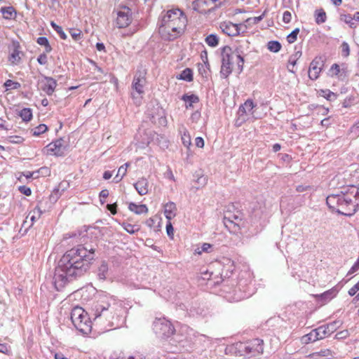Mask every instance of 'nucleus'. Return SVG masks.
I'll list each match as a JSON object with an SVG mask.
<instances>
[{
  "instance_id": "1",
  "label": "nucleus",
  "mask_w": 359,
  "mask_h": 359,
  "mask_svg": "<svg viewBox=\"0 0 359 359\" xmlns=\"http://www.w3.org/2000/svg\"><path fill=\"white\" fill-rule=\"evenodd\" d=\"M95 248L77 245L67 250L58 262L53 276L57 290H62L72 278L83 276L94 259Z\"/></svg>"
},
{
  "instance_id": "2",
  "label": "nucleus",
  "mask_w": 359,
  "mask_h": 359,
  "mask_svg": "<svg viewBox=\"0 0 359 359\" xmlns=\"http://www.w3.org/2000/svg\"><path fill=\"white\" fill-rule=\"evenodd\" d=\"M326 203L332 211L351 216L359 208V187L351 186L345 191L330 194L326 198Z\"/></svg>"
},
{
  "instance_id": "3",
  "label": "nucleus",
  "mask_w": 359,
  "mask_h": 359,
  "mask_svg": "<svg viewBox=\"0 0 359 359\" xmlns=\"http://www.w3.org/2000/svg\"><path fill=\"white\" fill-rule=\"evenodd\" d=\"M187 22V18L181 10H170L160 22L159 34L162 39L172 41L183 34Z\"/></svg>"
},
{
  "instance_id": "4",
  "label": "nucleus",
  "mask_w": 359,
  "mask_h": 359,
  "mask_svg": "<svg viewBox=\"0 0 359 359\" xmlns=\"http://www.w3.org/2000/svg\"><path fill=\"white\" fill-rule=\"evenodd\" d=\"M71 320L74 327L81 332L88 334L91 330V321L87 313L80 306H75L71 312Z\"/></svg>"
},
{
  "instance_id": "5",
  "label": "nucleus",
  "mask_w": 359,
  "mask_h": 359,
  "mask_svg": "<svg viewBox=\"0 0 359 359\" xmlns=\"http://www.w3.org/2000/svg\"><path fill=\"white\" fill-rule=\"evenodd\" d=\"M263 340L255 339L246 343H237L236 348L238 350L241 355L255 356L263 353Z\"/></svg>"
},
{
  "instance_id": "6",
  "label": "nucleus",
  "mask_w": 359,
  "mask_h": 359,
  "mask_svg": "<svg viewBox=\"0 0 359 359\" xmlns=\"http://www.w3.org/2000/svg\"><path fill=\"white\" fill-rule=\"evenodd\" d=\"M153 330L161 338H168L175 332L172 323L165 318H156L153 323Z\"/></svg>"
},
{
  "instance_id": "7",
  "label": "nucleus",
  "mask_w": 359,
  "mask_h": 359,
  "mask_svg": "<svg viewBox=\"0 0 359 359\" xmlns=\"http://www.w3.org/2000/svg\"><path fill=\"white\" fill-rule=\"evenodd\" d=\"M228 60L229 63L233 64L236 62L238 68L240 72L243 70L244 63L243 57L239 54L238 51L233 50L231 47L226 46L222 48V60L225 61Z\"/></svg>"
},
{
  "instance_id": "8",
  "label": "nucleus",
  "mask_w": 359,
  "mask_h": 359,
  "mask_svg": "<svg viewBox=\"0 0 359 359\" xmlns=\"http://www.w3.org/2000/svg\"><path fill=\"white\" fill-rule=\"evenodd\" d=\"M132 22V11L128 6H123L117 11L116 23L118 28L128 27Z\"/></svg>"
},
{
  "instance_id": "9",
  "label": "nucleus",
  "mask_w": 359,
  "mask_h": 359,
  "mask_svg": "<svg viewBox=\"0 0 359 359\" xmlns=\"http://www.w3.org/2000/svg\"><path fill=\"white\" fill-rule=\"evenodd\" d=\"M93 315L95 316L94 320H96L99 317L104 316L107 320L113 318L111 316V307L108 303H95L92 306Z\"/></svg>"
},
{
  "instance_id": "10",
  "label": "nucleus",
  "mask_w": 359,
  "mask_h": 359,
  "mask_svg": "<svg viewBox=\"0 0 359 359\" xmlns=\"http://www.w3.org/2000/svg\"><path fill=\"white\" fill-rule=\"evenodd\" d=\"M146 71L144 69L137 70L133 78L132 88L139 95L144 93V87L146 85Z\"/></svg>"
},
{
  "instance_id": "11",
  "label": "nucleus",
  "mask_w": 359,
  "mask_h": 359,
  "mask_svg": "<svg viewBox=\"0 0 359 359\" xmlns=\"http://www.w3.org/2000/svg\"><path fill=\"white\" fill-rule=\"evenodd\" d=\"M324 61L321 57H316L310 64L309 69V77L310 79L316 80L323 69Z\"/></svg>"
},
{
  "instance_id": "12",
  "label": "nucleus",
  "mask_w": 359,
  "mask_h": 359,
  "mask_svg": "<svg viewBox=\"0 0 359 359\" xmlns=\"http://www.w3.org/2000/svg\"><path fill=\"white\" fill-rule=\"evenodd\" d=\"M62 139H58L50 144H48L45 149L47 154L55 155L57 156H63L65 151V146L63 144Z\"/></svg>"
},
{
  "instance_id": "13",
  "label": "nucleus",
  "mask_w": 359,
  "mask_h": 359,
  "mask_svg": "<svg viewBox=\"0 0 359 359\" xmlns=\"http://www.w3.org/2000/svg\"><path fill=\"white\" fill-rule=\"evenodd\" d=\"M182 331L187 333V336L185 337V340L191 344L201 343L205 341V340H210V338L204 334L195 332L192 329H189L187 326L182 327Z\"/></svg>"
},
{
  "instance_id": "14",
  "label": "nucleus",
  "mask_w": 359,
  "mask_h": 359,
  "mask_svg": "<svg viewBox=\"0 0 359 359\" xmlns=\"http://www.w3.org/2000/svg\"><path fill=\"white\" fill-rule=\"evenodd\" d=\"M42 213L43 211L39 205L33 210L29 212L22 225V227L25 228V231H27V229L32 226L34 222L41 217Z\"/></svg>"
},
{
  "instance_id": "15",
  "label": "nucleus",
  "mask_w": 359,
  "mask_h": 359,
  "mask_svg": "<svg viewBox=\"0 0 359 359\" xmlns=\"http://www.w3.org/2000/svg\"><path fill=\"white\" fill-rule=\"evenodd\" d=\"M341 325V323L339 320H336L329 324L318 327L317 330L320 334V337L324 339L326 337L330 335L334 332H335Z\"/></svg>"
},
{
  "instance_id": "16",
  "label": "nucleus",
  "mask_w": 359,
  "mask_h": 359,
  "mask_svg": "<svg viewBox=\"0 0 359 359\" xmlns=\"http://www.w3.org/2000/svg\"><path fill=\"white\" fill-rule=\"evenodd\" d=\"M241 25L233 24L229 21L222 22L219 27L222 32L230 36H238L240 34V27Z\"/></svg>"
},
{
  "instance_id": "17",
  "label": "nucleus",
  "mask_w": 359,
  "mask_h": 359,
  "mask_svg": "<svg viewBox=\"0 0 359 359\" xmlns=\"http://www.w3.org/2000/svg\"><path fill=\"white\" fill-rule=\"evenodd\" d=\"M41 89L45 92L48 95H51L57 86L56 81L52 77L44 76L40 81Z\"/></svg>"
},
{
  "instance_id": "18",
  "label": "nucleus",
  "mask_w": 359,
  "mask_h": 359,
  "mask_svg": "<svg viewBox=\"0 0 359 359\" xmlns=\"http://www.w3.org/2000/svg\"><path fill=\"white\" fill-rule=\"evenodd\" d=\"M13 52L8 57V60L12 65H17L21 60L22 52L20 50V45L18 41L13 42Z\"/></svg>"
},
{
  "instance_id": "19",
  "label": "nucleus",
  "mask_w": 359,
  "mask_h": 359,
  "mask_svg": "<svg viewBox=\"0 0 359 359\" xmlns=\"http://www.w3.org/2000/svg\"><path fill=\"white\" fill-rule=\"evenodd\" d=\"M134 187L140 195H146L149 191V182L146 178L142 177L134 184Z\"/></svg>"
},
{
  "instance_id": "20",
  "label": "nucleus",
  "mask_w": 359,
  "mask_h": 359,
  "mask_svg": "<svg viewBox=\"0 0 359 359\" xmlns=\"http://www.w3.org/2000/svg\"><path fill=\"white\" fill-rule=\"evenodd\" d=\"M256 107V105L253 103L251 100H248L245 102L243 104L240 106L238 109V114L241 117L244 114L248 115H253L254 111L253 109Z\"/></svg>"
},
{
  "instance_id": "21",
  "label": "nucleus",
  "mask_w": 359,
  "mask_h": 359,
  "mask_svg": "<svg viewBox=\"0 0 359 359\" xmlns=\"http://www.w3.org/2000/svg\"><path fill=\"white\" fill-rule=\"evenodd\" d=\"M176 205L172 202L167 203L164 205V215L168 221L171 220L176 214Z\"/></svg>"
},
{
  "instance_id": "22",
  "label": "nucleus",
  "mask_w": 359,
  "mask_h": 359,
  "mask_svg": "<svg viewBox=\"0 0 359 359\" xmlns=\"http://www.w3.org/2000/svg\"><path fill=\"white\" fill-rule=\"evenodd\" d=\"M320 339H323L320 337V334L318 333L317 328L313 330L310 333L304 335L302 337V341L306 344L314 342Z\"/></svg>"
},
{
  "instance_id": "23",
  "label": "nucleus",
  "mask_w": 359,
  "mask_h": 359,
  "mask_svg": "<svg viewBox=\"0 0 359 359\" xmlns=\"http://www.w3.org/2000/svg\"><path fill=\"white\" fill-rule=\"evenodd\" d=\"M232 69L233 65L231 63L228 62L227 59L225 61L222 60L220 74L223 78H227L229 75L232 72Z\"/></svg>"
},
{
  "instance_id": "24",
  "label": "nucleus",
  "mask_w": 359,
  "mask_h": 359,
  "mask_svg": "<svg viewBox=\"0 0 359 359\" xmlns=\"http://www.w3.org/2000/svg\"><path fill=\"white\" fill-rule=\"evenodd\" d=\"M128 208L130 211L137 215H141L148 212V208L146 205H137L134 203H130L128 205Z\"/></svg>"
},
{
  "instance_id": "25",
  "label": "nucleus",
  "mask_w": 359,
  "mask_h": 359,
  "mask_svg": "<svg viewBox=\"0 0 359 359\" xmlns=\"http://www.w3.org/2000/svg\"><path fill=\"white\" fill-rule=\"evenodd\" d=\"M302 56V51L298 50L296 51L294 54H292L288 60L289 65L287 66L288 71L294 73V67L297 63L298 59Z\"/></svg>"
},
{
  "instance_id": "26",
  "label": "nucleus",
  "mask_w": 359,
  "mask_h": 359,
  "mask_svg": "<svg viewBox=\"0 0 359 359\" xmlns=\"http://www.w3.org/2000/svg\"><path fill=\"white\" fill-rule=\"evenodd\" d=\"M108 265L105 262H102L97 270V276L100 280H104L108 275Z\"/></svg>"
},
{
  "instance_id": "27",
  "label": "nucleus",
  "mask_w": 359,
  "mask_h": 359,
  "mask_svg": "<svg viewBox=\"0 0 359 359\" xmlns=\"http://www.w3.org/2000/svg\"><path fill=\"white\" fill-rule=\"evenodd\" d=\"M182 100L185 102L186 107H192L194 103H197L199 101L198 97L196 95H184Z\"/></svg>"
},
{
  "instance_id": "28",
  "label": "nucleus",
  "mask_w": 359,
  "mask_h": 359,
  "mask_svg": "<svg viewBox=\"0 0 359 359\" xmlns=\"http://www.w3.org/2000/svg\"><path fill=\"white\" fill-rule=\"evenodd\" d=\"M1 12L3 14L4 18L6 19H11L16 14L13 6L2 7L1 8Z\"/></svg>"
},
{
  "instance_id": "29",
  "label": "nucleus",
  "mask_w": 359,
  "mask_h": 359,
  "mask_svg": "<svg viewBox=\"0 0 359 359\" xmlns=\"http://www.w3.org/2000/svg\"><path fill=\"white\" fill-rule=\"evenodd\" d=\"M226 0H198L199 3L210 6L211 8H215L222 6Z\"/></svg>"
},
{
  "instance_id": "30",
  "label": "nucleus",
  "mask_w": 359,
  "mask_h": 359,
  "mask_svg": "<svg viewBox=\"0 0 359 359\" xmlns=\"http://www.w3.org/2000/svg\"><path fill=\"white\" fill-rule=\"evenodd\" d=\"M177 78L181 80L191 81H193V72L191 69L186 68L182 72L180 76Z\"/></svg>"
},
{
  "instance_id": "31",
  "label": "nucleus",
  "mask_w": 359,
  "mask_h": 359,
  "mask_svg": "<svg viewBox=\"0 0 359 359\" xmlns=\"http://www.w3.org/2000/svg\"><path fill=\"white\" fill-rule=\"evenodd\" d=\"M19 116L22 118L24 121H29L32 118V112L31 109L29 108H24L22 109L20 113Z\"/></svg>"
},
{
  "instance_id": "32",
  "label": "nucleus",
  "mask_w": 359,
  "mask_h": 359,
  "mask_svg": "<svg viewBox=\"0 0 359 359\" xmlns=\"http://www.w3.org/2000/svg\"><path fill=\"white\" fill-rule=\"evenodd\" d=\"M122 226L128 233L133 234L140 230V226L137 224H131L123 222Z\"/></svg>"
},
{
  "instance_id": "33",
  "label": "nucleus",
  "mask_w": 359,
  "mask_h": 359,
  "mask_svg": "<svg viewBox=\"0 0 359 359\" xmlns=\"http://www.w3.org/2000/svg\"><path fill=\"white\" fill-rule=\"evenodd\" d=\"M181 133H182L181 139H182V144L184 147H186L187 148L189 149L191 144V136H190L189 132L186 129H184V131L181 132Z\"/></svg>"
},
{
  "instance_id": "34",
  "label": "nucleus",
  "mask_w": 359,
  "mask_h": 359,
  "mask_svg": "<svg viewBox=\"0 0 359 359\" xmlns=\"http://www.w3.org/2000/svg\"><path fill=\"white\" fill-rule=\"evenodd\" d=\"M315 17L316 22L318 25L324 23L327 19L326 13L323 11V9L316 11Z\"/></svg>"
},
{
  "instance_id": "35",
  "label": "nucleus",
  "mask_w": 359,
  "mask_h": 359,
  "mask_svg": "<svg viewBox=\"0 0 359 359\" xmlns=\"http://www.w3.org/2000/svg\"><path fill=\"white\" fill-rule=\"evenodd\" d=\"M206 43L211 47H216L219 43V39L215 34H210L205 39Z\"/></svg>"
},
{
  "instance_id": "36",
  "label": "nucleus",
  "mask_w": 359,
  "mask_h": 359,
  "mask_svg": "<svg viewBox=\"0 0 359 359\" xmlns=\"http://www.w3.org/2000/svg\"><path fill=\"white\" fill-rule=\"evenodd\" d=\"M126 173H127V170L126 169V168L123 165L120 166L118 168L116 175L114 178V182L115 183L119 182L123 178V177L126 175Z\"/></svg>"
},
{
  "instance_id": "37",
  "label": "nucleus",
  "mask_w": 359,
  "mask_h": 359,
  "mask_svg": "<svg viewBox=\"0 0 359 359\" xmlns=\"http://www.w3.org/2000/svg\"><path fill=\"white\" fill-rule=\"evenodd\" d=\"M268 49L273 53H278L281 48V44L277 41H270L267 44Z\"/></svg>"
},
{
  "instance_id": "38",
  "label": "nucleus",
  "mask_w": 359,
  "mask_h": 359,
  "mask_svg": "<svg viewBox=\"0 0 359 359\" xmlns=\"http://www.w3.org/2000/svg\"><path fill=\"white\" fill-rule=\"evenodd\" d=\"M50 25L53 28V29L60 35V36L62 39H64V40L67 39V36L65 33V32L63 31L62 28L60 26L57 25L54 22H51Z\"/></svg>"
},
{
  "instance_id": "39",
  "label": "nucleus",
  "mask_w": 359,
  "mask_h": 359,
  "mask_svg": "<svg viewBox=\"0 0 359 359\" xmlns=\"http://www.w3.org/2000/svg\"><path fill=\"white\" fill-rule=\"evenodd\" d=\"M48 130V127L45 124H40L32 130L33 135L39 136L44 133Z\"/></svg>"
},
{
  "instance_id": "40",
  "label": "nucleus",
  "mask_w": 359,
  "mask_h": 359,
  "mask_svg": "<svg viewBox=\"0 0 359 359\" xmlns=\"http://www.w3.org/2000/svg\"><path fill=\"white\" fill-rule=\"evenodd\" d=\"M5 87L7 90H12V89H18L20 88L21 85L20 83L13 81L12 80H7L4 83Z\"/></svg>"
},
{
  "instance_id": "41",
  "label": "nucleus",
  "mask_w": 359,
  "mask_h": 359,
  "mask_svg": "<svg viewBox=\"0 0 359 359\" xmlns=\"http://www.w3.org/2000/svg\"><path fill=\"white\" fill-rule=\"evenodd\" d=\"M299 33V28L294 29L290 34L287 35V41L289 43H292L294 41H296L297 39V35Z\"/></svg>"
},
{
  "instance_id": "42",
  "label": "nucleus",
  "mask_w": 359,
  "mask_h": 359,
  "mask_svg": "<svg viewBox=\"0 0 359 359\" xmlns=\"http://www.w3.org/2000/svg\"><path fill=\"white\" fill-rule=\"evenodd\" d=\"M69 32L74 40L79 41L81 39L82 32L80 29L72 28L69 29Z\"/></svg>"
},
{
  "instance_id": "43",
  "label": "nucleus",
  "mask_w": 359,
  "mask_h": 359,
  "mask_svg": "<svg viewBox=\"0 0 359 359\" xmlns=\"http://www.w3.org/2000/svg\"><path fill=\"white\" fill-rule=\"evenodd\" d=\"M342 19L346 23V24H348L349 26L351 27V28H353V27H355V22H353L354 20V17L353 15L352 16L350 14H348V15H343L342 17Z\"/></svg>"
},
{
  "instance_id": "44",
  "label": "nucleus",
  "mask_w": 359,
  "mask_h": 359,
  "mask_svg": "<svg viewBox=\"0 0 359 359\" xmlns=\"http://www.w3.org/2000/svg\"><path fill=\"white\" fill-rule=\"evenodd\" d=\"M341 54L344 57H348L350 54L349 46L346 42H343L341 44Z\"/></svg>"
},
{
  "instance_id": "45",
  "label": "nucleus",
  "mask_w": 359,
  "mask_h": 359,
  "mask_svg": "<svg viewBox=\"0 0 359 359\" xmlns=\"http://www.w3.org/2000/svg\"><path fill=\"white\" fill-rule=\"evenodd\" d=\"M341 68L337 64H333L330 69V72L332 73V76H337L341 72Z\"/></svg>"
},
{
  "instance_id": "46",
  "label": "nucleus",
  "mask_w": 359,
  "mask_h": 359,
  "mask_svg": "<svg viewBox=\"0 0 359 359\" xmlns=\"http://www.w3.org/2000/svg\"><path fill=\"white\" fill-rule=\"evenodd\" d=\"M322 96L325 97L328 100H331L332 97L335 98L336 95L334 93L330 91V90H322Z\"/></svg>"
},
{
  "instance_id": "47",
  "label": "nucleus",
  "mask_w": 359,
  "mask_h": 359,
  "mask_svg": "<svg viewBox=\"0 0 359 359\" xmlns=\"http://www.w3.org/2000/svg\"><path fill=\"white\" fill-rule=\"evenodd\" d=\"M38 62L41 65H45L48 62V59L46 53L41 54L37 58Z\"/></svg>"
},
{
  "instance_id": "48",
  "label": "nucleus",
  "mask_w": 359,
  "mask_h": 359,
  "mask_svg": "<svg viewBox=\"0 0 359 359\" xmlns=\"http://www.w3.org/2000/svg\"><path fill=\"white\" fill-rule=\"evenodd\" d=\"M292 20V14L290 11H286L283 13V20L285 23L290 22Z\"/></svg>"
},
{
  "instance_id": "49",
  "label": "nucleus",
  "mask_w": 359,
  "mask_h": 359,
  "mask_svg": "<svg viewBox=\"0 0 359 359\" xmlns=\"http://www.w3.org/2000/svg\"><path fill=\"white\" fill-rule=\"evenodd\" d=\"M19 190L20 191L25 194V196H30L31 194H32V191L30 189V188L26 187V186H21L19 187Z\"/></svg>"
},
{
  "instance_id": "50",
  "label": "nucleus",
  "mask_w": 359,
  "mask_h": 359,
  "mask_svg": "<svg viewBox=\"0 0 359 359\" xmlns=\"http://www.w3.org/2000/svg\"><path fill=\"white\" fill-rule=\"evenodd\" d=\"M338 78L341 80L345 79L348 76V71L346 67H342L341 72L337 75Z\"/></svg>"
},
{
  "instance_id": "51",
  "label": "nucleus",
  "mask_w": 359,
  "mask_h": 359,
  "mask_svg": "<svg viewBox=\"0 0 359 359\" xmlns=\"http://www.w3.org/2000/svg\"><path fill=\"white\" fill-rule=\"evenodd\" d=\"M36 42L39 45L43 46L48 45V43H49L48 39L45 36L39 37L36 40Z\"/></svg>"
},
{
  "instance_id": "52",
  "label": "nucleus",
  "mask_w": 359,
  "mask_h": 359,
  "mask_svg": "<svg viewBox=\"0 0 359 359\" xmlns=\"http://www.w3.org/2000/svg\"><path fill=\"white\" fill-rule=\"evenodd\" d=\"M359 290V281L348 290V294L353 296Z\"/></svg>"
},
{
  "instance_id": "53",
  "label": "nucleus",
  "mask_w": 359,
  "mask_h": 359,
  "mask_svg": "<svg viewBox=\"0 0 359 359\" xmlns=\"http://www.w3.org/2000/svg\"><path fill=\"white\" fill-rule=\"evenodd\" d=\"M201 59H202L203 62L205 65V66L207 67H209L210 65H209L208 61V53H207V51L206 50L203 51L201 53Z\"/></svg>"
},
{
  "instance_id": "54",
  "label": "nucleus",
  "mask_w": 359,
  "mask_h": 359,
  "mask_svg": "<svg viewBox=\"0 0 359 359\" xmlns=\"http://www.w3.org/2000/svg\"><path fill=\"white\" fill-rule=\"evenodd\" d=\"M264 15H265V12H264L262 15H259L258 17H255L253 18L248 19L247 22H250V21L252 20V22L254 24H257L258 22H259L263 19Z\"/></svg>"
},
{
  "instance_id": "55",
  "label": "nucleus",
  "mask_w": 359,
  "mask_h": 359,
  "mask_svg": "<svg viewBox=\"0 0 359 359\" xmlns=\"http://www.w3.org/2000/svg\"><path fill=\"white\" fill-rule=\"evenodd\" d=\"M358 270H359V261L357 260L356 262L353 265V266L348 271V275L352 274Z\"/></svg>"
},
{
  "instance_id": "56",
  "label": "nucleus",
  "mask_w": 359,
  "mask_h": 359,
  "mask_svg": "<svg viewBox=\"0 0 359 359\" xmlns=\"http://www.w3.org/2000/svg\"><path fill=\"white\" fill-rule=\"evenodd\" d=\"M195 144L196 147L199 148H203L204 147V140L202 137H198L195 140Z\"/></svg>"
},
{
  "instance_id": "57",
  "label": "nucleus",
  "mask_w": 359,
  "mask_h": 359,
  "mask_svg": "<svg viewBox=\"0 0 359 359\" xmlns=\"http://www.w3.org/2000/svg\"><path fill=\"white\" fill-rule=\"evenodd\" d=\"M107 207V209L111 212V213L112 215L116 214V207H117L116 203L108 204Z\"/></svg>"
},
{
  "instance_id": "58",
  "label": "nucleus",
  "mask_w": 359,
  "mask_h": 359,
  "mask_svg": "<svg viewBox=\"0 0 359 359\" xmlns=\"http://www.w3.org/2000/svg\"><path fill=\"white\" fill-rule=\"evenodd\" d=\"M166 231L169 236H172L173 235L174 229L170 222L166 225Z\"/></svg>"
},
{
  "instance_id": "59",
  "label": "nucleus",
  "mask_w": 359,
  "mask_h": 359,
  "mask_svg": "<svg viewBox=\"0 0 359 359\" xmlns=\"http://www.w3.org/2000/svg\"><path fill=\"white\" fill-rule=\"evenodd\" d=\"M212 248V245L209 243H203L201 247V251L205 252H208L209 250Z\"/></svg>"
},
{
  "instance_id": "60",
  "label": "nucleus",
  "mask_w": 359,
  "mask_h": 359,
  "mask_svg": "<svg viewBox=\"0 0 359 359\" xmlns=\"http://www.w3.org/2000/svg\"><path fill=\"white\" fill-rule=\"evenodd\" d=\"M165 176L169 178L170 180L175 181V177L172 174V172L170 169H168V171L165 172Z\"/></svg>"
},
{
  "instance_id": "61",
  "label": "nucleus",
  "mask_w": 359,
  "mask_h": 359,
  "mask_svg": "<svg viewBox=\"0 0 359 359\" xmlns=\"http://www.w3.org/2000/svg\"><path fill=\"white\" fill-rule=\"evenodd\" d=\"M321 125L325 127H327L330 125V121L329 118H324L321 121Z\"/></svg>"
},
{
  "instance_id": "62",
  "label": "nucleus",
  "mask_w": 359,
  "mask_h": 359,
  "mask_svg": "<svg viewBox=\"0 0 359 359\" xmlns=\"http://www.w3.org/2000/svg\"><path fill=\"white\" fill-rule=\"evenodd\" d=\"M108 196H109V191L107 189H104V190L101 191L100 193V198H105Z\"/></svg>"
},
{
  "instance_id": "63",
  "label": "nucleus",
  "mask_w": 359,
  "mask_h": 359,
  "mask_svg": "<svg viewBox=\"0 0 359 359\" xmlns=\"http://www.w3.org/2000/svg\"><path fill=\"white\" fill-rule=\"evenodd\" d=\"M112 176V173L110 171H105L103 174V178L106 180H109Z\"/></svg>"
},
{
  "instance_id": "64",
  "label": "nucleus",
  "mask_w": 359,
  "mask_h": 359,
  "mask_svg": "<svg viewBox=\"0 0 359 359\" xmlns=\"http://www.w3.org/2000/svg\"><path fill=\"white\" fill-rule=\"evenodd\" d=\"M154 223H155V221L153 218H149L146 222L147 225L148 226H149L150 228H151L154 226Z\"/></svg>"
}]
</instances>
